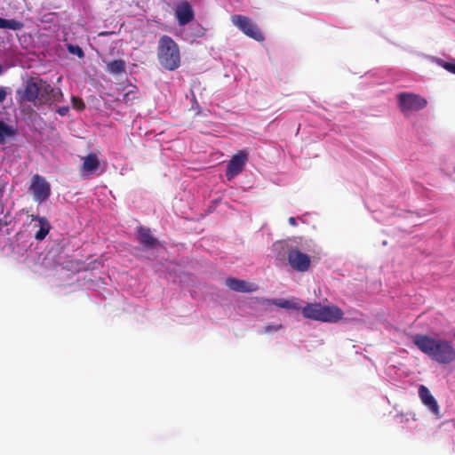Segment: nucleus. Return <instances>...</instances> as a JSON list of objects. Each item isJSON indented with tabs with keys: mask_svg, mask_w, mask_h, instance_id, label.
Masks as SVG:
<instances>
[{
	"mask_svg": "<svg viewBox=\"0 0 455 455\" xmlns=\"http://www.w3.org/2000/svg\"><path fill=\"white\" fill-rule=\"evenodd\" d=\"M412 341L423 354L438 363L450 364L455 361V347L450 340L416 334Z\"/></svg>",
	"mask_w": 455,
	"mask_h": 455,
	"instance_id": "obj_1",
	"label": "nucleus"
},
{
	"mask_svg": "<svg viewBox=\"0 0 455 455\" xmlns=\"http://www.w3.org/2000/svg\"><path fill=\"white\" fill-rule=\"evenodd\" d=\"M52 92V85L39 78H30L27 81L25 88L19 91L20 101L32 102L36 105L49 102V95Z\"/></svg>",
	"mask_w": 455,
	"mask_h": 455,
	"instance_id": "obj_2",
	"label": "nucleus"
},
{
	"mask_svg": "<svg viewBox=\"0 0 455 455\" xmlns=\"http://www.w3.org/2000/svg\"><path fill=\"white\" fill-rule=\"evenodd\" d=\"M157 59L160 65L173 71L180 65V49L176 42L169 36H162L158 42Z\"/></svg>",
	"mask_w": 455,
	"mask_h": 455,
	"instance_id": "obj_3",
	"label": "nucleus"
},
{
	"mask_svg": "<svg viewBox=\"0 0 455 455\" xmlns=\"http://www.w3.org/2000/svg\"><path fill=\"white\" fill-rule=\"evenodd\" d=\"M396 97L398 108L404 115L419 111L427 105V100L425 98L413 92H400Z\"/></svg>",
	"mask_w": 455,
	"mask_h": 455,
	"instance_id": "obj_4",
	"label": "nucleus"
},
{
	"mask_svg": "<svg viewBox=\"0 0 455 455\" xmlns=\"http://www.w3.org/2000/svg\"><path fill=\"white\" fill-rule=\"evenodd\" d=\"M231 21L247 36L259 42L264 40V36L260 29L249 17L235 14L231 17Z\"/></svg>",
	"mask_w": 455,
	"mask_h": 455,
	"instance_id": "obj_5",
	"label": "nucleus"
},
{
	"mask_svg": "<svg viewBox=\"0 0 455 455\" xmlns=\"http://www.w3.org/2000/svg\"><path fill=\"white\" fill-rule=\"evenodd\" d=\"M287 261L291 269L299 273L307 272L311 266V258L297 247L287 251Z\"/></svg>",
	"mask_w": 455,
	"mask_h": 455,
	"instance_id": "obj_6",
	"label": "nucleus"
},
{
	"mask_svg": "<svg viewBox=\"0 0 455 455\" xmlns=\"http://www.w3.org/2000/svg\"><path fill=\"white\" fill-rule=\"evenodd\" d=\"M29 191L32 193L35 201L42 204L50 197L51 186L44 177L36 174L32 178V183L29 187Z\"/></svg>",
	"mask_w": 455,
	"mask_h": 455,
	"instance_id": "obj_7",
	"label": "nucleus"
},
{
	"mask_svg": "<svg viewBox=\"0 0 455 455\" xmlns=\"http://www.w3.org/2000/svg\"><path fill=\"white\" fill-rule=\"evenodd\" d=\"M249 153L246 150H240L233 156L227 166L226 177L231 180L241 173L248 161Z\"/></svg>",
	"mask_w": 455,
	"mask_h": 455,
	"instance_id": "obj_8",
	"label": "nucleus"
},
{
	"mask_svg": "<svg viewBox=\"0 0 455 455\" xmlns=\"http://www.w3.org/2000/svg\"><path fill=\"white\" fill-rule=\"evenodd\" d=\"M419 396L422 403L435 415L437 419L441 417L440 408L435 398L432 395L429 389L420 385L419 387Z\"/></svg>",
	"mask_w": 455,
	"mask_h": 455,
	"instance_id": "obj_9",
	"label": "nucleus"
},
{
	"mask_svg": "<svg viewBox=\"0 0 455 455\" xmlns=\"http://www.w3.org/2000/svg\"><path fill=\"white\" fill-rule=\"evenodd\" d=\"M175 15L180 26H185L188 24L195 18L192 6L187 1H183L177 5L175 9Z\"/></svg>",
	"mask_w": 455,
	"mask_h": 455,
	"instance_id": "obj_10",
	"label": "nucleus"
},
{
	"mask_svg": "<svg viewBox=\"0 0 455 455\" xmlns=\"http://www.w3.org/2000/svg\"><path fill=\"white\" fill-rule=\"evenodd\" d=\"M322 319L324 323H337L343 317V311L338 306H323L322 305Z\"/></svg>",
	"mask_w": 455,
	"mask_h": 455,
	"instance_id": "obj_11",
	"label": "nucleus"
},
{
	"mask_svg": "<svg viewBox=\"0 0 455 455\" xmlns=\"http://www.w3.org/2000/svg\"><path fill=\"white\" fill-rule=\"evenodd\" d=\"M226 284L229 289L239 292H252L258 290V286L255 283L234 277H228L226 280Z\"/></svg>",
	"mask_w": 455,
	"mask_h": 455,
	"instance_id": "obj_12",
	"label": "nucleus"
},
{
	"mask_svg": "<svg viewBox=\"0 0 455 455\" xmlns=\"http://www.w3.org/2000/svg\"><path fill=\"white\" fill-rule=\"evenodd\" d=\"M137 232V238L144 247L153 249L158 244V240L151 235L149 228L140 226Z\"/></svg>",
	"mask_w": 455,
	"mask_h": 455,
	"instance_id": "obj_13",
	"label": "nucleus"
},
{
	"mask_svg": "<svg viewBox=\"0 0 455 455\" xmlns=\"http://www.w3.org/2000/svg\"><path fill=\"white\" fill-rule=\"evenodd\" d=\"M300 309L305 318L321 322V303H307L305 307H301Z\"/></svg>",
	"mask_w": 455,
	"mask_h": 455,
	"instance_id": "obj_14",
	"label": "nucleus"
},
{
	"mask_svg": "<svg viewBox=\"0 0 455 455\" xmlns=\"http://www.w3.org/2000/svg\"><path fill=\"white\" fill-rule=\"evenodd\" d=\"M31 220H37L39 223V230L36 233L35 238L38 241L44 240L49 234L51 224L45 217L31 216Z\"/></svg>",
	"mask_w": 455,
	"mask_h": 455,
	"instance_id": "obj_15",
	"label": "nucleus"
},
{
	"mask_svg": "<svg viewBox=\"0 0 455 455\" xmlns=\"http://www.w3.org/2000/svg\"><path fill=\"white\" fill-rule=\"evenodd\" d=\"M100 166V161L96 154L91 153L83 157L82 171L86 173H91L96 171Z\"/></svg>",
	"mask_w": 455,
	"mask_h": 455,
	"instance_id": "obj_16",
	"label": "nucleus"
},
{
	"mask_svg": "<svg viewBox=\"0 0 455 455\" xmlns=\"http://www.w3.org/2000/svg\"><path fill=\"white\" fill-rule=\"evenodd\" d=\"M125 61L122 59H117L108 62L106 70L112 75H119L125 72Z\"/></svg>",
	"mask_w": 455,
	"mask_h": 455,
	"instance_id": "obj_17",
	"label": "nucleus"
},
{
	"mask_svg": "<svg viewBox=\"0 0 455 455\" xmlns=\"http://www.w3.org/2000/svg\"><path fill=\"white\" fill-rule=\"evenodd\" d=\"M267 304H273L286 309H300V307L293 300L285 299H266Z\"/></svg>",
	"mask_w": 455,
	"mask_h": 455,
	"instance_id": "obj_18",
	"label": "nucleus"
},
{
	"mask_svg": "<svg viewBox=\"0 0 455 455\" xmlns=\"http://www.w3.org/2000/svg\"><path fill=\"white\" fill-rule=\"evenodd\" d=\"M23 23L16 20H5L0 17V28H8L12 30H20Z\"/></svg>",
	"mask_w": 455,
	"mask_h": 455,
	"instance_id": "obj_19",
	"label": "nucleus"
},
{
	"mask_svg": "<svg viewBox=\"0 0 455 455\" xmlns=\"http://www.w3.org/2000/svg\"><path fill=\"white\" fill-rule=\"evenodd\" d=\"M14 134V130L0 121V142H4L7 137H11Z\"/></svg>",
	"mask_w": 455,
	"mask_h": 455,
	"instance_id": "obj_20",
	"label": "nucleus"
},
{
	"mask_svg": "<svg viewBox=\"0 0 455 455\" xmlns=\"http://www.w3.org/2000/svg\"><path fill=\"white\" fill-rule=\"evenodd\" d=\"M136 91H137V88L133 87L131 91H129L124 94L123 101L126 105L132 103V101L136 99V97H135Z\"/></svg>",
	"mask_w": 455,
	"mask_h": 455,
	"instance_id": "obj_21",
	"label": "nucleus"
},
{
	"mask_svg": "<svg viewBox=\"0 0 455 455\" xmlns=\"http://www.w3.org/2000/svg\"><path fill=\"white\" fill-rule=\"evenodd\" d=\"M437 63L442 66L447 71L455 74V63L453 62H446L441 59L437 60Z\"/></svg>",
	"mask_w": 455,
	"mask_h": 455,
	"instance_id": "obj_22",
	"label": "nucleus"
},
{
	"mask_svg": "<svg viewBox=\"0 0 455 455\" xmlns=\"http://www.w3.org/2000/svg\"><path fill=\"white\" fill-rule=\"evenodd\" d=\"M282 328H283V325L281 323L280 324L270 323V324H267V326H265L264 330L262 331V333H265V334L272 333V332L279 331Z\"/></svg>",
	"mask_w": 455,
	"mask_h": 455,
	"instance_id": "obj_23",
	"label": "nucleus"
},
{
	"mask_svg": "<svg viewBox=\"0 0 455 455\" xmlns=\"http://www.w3.org/2000/svg\"><path fill=\"white\" fill-rule=\"evenodd\" d=\"M68 52L72 54H76L77 55L79 58H82L84 57V51L82 50V48L78 45H73V44H69L68 47Z\"/></svg>",
	"mask_w": 455,
	"mask_h": 455,
	"instance_id": "obj_24",
	"label": "nucleus"
},
{
	"mask_svg": "<svg viewBox=\"0 0 455 455\" xmlns=\"http://www.w3.org/2000/svg\"><path fill=\"white\" fill-rule=\"evenodd\" d=\"M49 96H50L49 102L50 101H60V100L63 97L61 91L60 89L55 90L54 88H52V92Z\"/></svg>",
	"mask_w": 455,
	"mask_h": 455,
	"instance_id": "obj_25",
	"label": "nucleus"
},
{
	"mask_svg": "<svg viewBox=\"0 0 455 455\" xmlns=\"http://www.w3.org/2000/svg\"><path fill=\"white\" fill-rule=\"evenodd\" d=\"M71 101L73 104V108L77 110H83L85 108L84 101L80 98L73 96L71 98Z\"/></svg>",
	"mask_w": 455,
	"mask_h": 455,
	"instance_id": "obj_26",
	"label": "nucleus"
},
{
	"mask_svg": "<svg viewBox=\"0 0 455 455\" xmlns=\"http://www.w3.org/2000/svg\"><path fill=\"white\" fill-rule=\"evenodd\" d=\"M69 112V108L67 107V106H64V107H60L58 108L57 110V113L61 116H65L68 114Z\"/></svg>",
	"mask_w": 455,
	"mask_h": 455,
	"instance_id": "obj_27",
	"label": "nucleus"
},
{
	"mask_svg": "<svg viewBox=\"0 0 455 455\" xmlns=\"http://www.w3.org/2000/svg\"><path fill=\"white\" fill-rule=\"evenodd\" d=\"M6 90L0 86V103L4 102L6 98Z\"/></svg>",
	"mask_w": 455,
	"mask_h": 455,
	"instance_id": "obj_28",
	"label": "nucleus"
},
{
	"mask_svg": "<svg viewBox=\"0 0 455 455\" xmlns=\"http://www.w3.org/2000/svg\"><path fill=\"white\" fill-rule=\"evenodd\" d=\"M288 222L291 225V226H296L297 225V222H296V220L294 217H290L288 219Z\"/></svg>",
	"mask_w": 455,
	"mask_h": 455,
	"instance_id": "obj_29",
	"label": "nucleus"
}]
</instances>
